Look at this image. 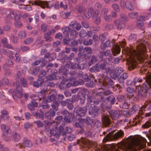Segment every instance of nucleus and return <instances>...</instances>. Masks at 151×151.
<instances>
[{
  "label": "nucleus",
  "mask_w": 151,
  "mask_h": 151,
  "mask_svg": "<svg viewBox=\"0 0 151 151\" xmlns=\"http://www.w3.org/2000/svg\"><path fill=\"white\" fill-rule=\"evenodd\" d=\"M20 83L24 87H27L28 86L27 82L26 79L24 78H22L20 79Z\"/></svg>",
  "instance_id": "nucleus-41"
},
{
  "label": "nucleus",
  "mask_w": 151,
  "mask_h": 151,
  "mask_svg": "<svg viewBox=\"0 0 151 151\" xmlns=\"http://www.w3.org/2000/svg\"><path fill=\"white\" fill-rule=\"evenodd\" d=\"M119 3L122 8L124 9L126 7L128 10L132 11L134 10V8L131 3L128 1L125 2L124 0H120Z\"/></svg>",
  "instance_id": "nucleus-11"
},
{
  "label": "nucleus",
  "mask_w": 151,
  "mask_h": 151,
  "mask_svg": "<svg viewBox=\"0 0 151 151\" xmlns=\"http://www.w3.org/2000/svg\"><path fill=\"white\" fill-rule=\"evenodd\" d=\"M103 17L105 20L107 22H110L111 21L112 19V17L110 13Z\"/></svg>",
  "instance_id": "nucleus-45"
},
{
  "label": "nucleus",
  "mask_w": 151,
  "mask_h": 151,
  "mask_svg": "<svg viewBox=\"0 0 151 151\" xmlns=\"http://www.w3.org/2000/svg\"><path fill=\"white\" fill-rule=\"evenodd\" d=\"M1 115L0 117L4 121L9 120L10 116L9 115V112L5 110H2L1 111Z\"/></svg>",
  "instance_id": "nucleus-16"
},
{
  "label": "nucleus",
  "mask_w": 151,
  "mask_h": 151,
  "mask_svg": "<svg viewBox=\"0 0 151 151\" xmlns=\"http://www.w3.org/2000/svg\"><path fill=\"white\" fill-rule=\"evenodd\" d=\"M145 17L144 16H140L139 17V19L137 21V25L138 27H141L143 26L142 21L145 20Z\"/></svg>",
  "instance_id": "nucleus-24"
},
{
  "label": "nucleus",
  "mask_w": 151,
  "mask_h": 151,
  "mask_svg": "<svg viewBox=\"0 0 151 151\" xmlns=\"http://www.w3.org/2000/svg\"><path fill=\"white\" fill-rule=\"evenodd\" d=\"M104 94L102 92H99L98 93L97 96L100 97V99L102 101H103L104 99Z\"/></svg>",
  "instance_id": "nucleus-61"
},
{
  "label": "nucleus",
  "mask_w": 151,
  "mask_h": 151,
  "mask_svg": "<svg viewBox=\"0 0 151 151\" xmlns=\"http://www.w3.org/2000/svg\"><path fill=\"white\" fill-rule=\"evenodd\" d=\"M1 128L3 130L4 132L8 133L9 128L8 126H6L5 124H2L1 125Z\"/></svg>",
  "instance_id": "nucleus-46"
},
{
  "label": "nucleus",
  "mask_w": 151,
  "mask_h": 151,
  "mask_svg": "<svg viewBox=\"0 0 151 151\" xmlns=\"http://www.w3.org/2000/svg\"><path fill=\"white\" fill-rule=\"evenodd\" d=\"M111 42L109 40H106L105 42L102 43L101 45V48L103 50H105L106 48L110 46Z\"/></svg>",
  "instance_id": "nucleus-25"
},
{
  "label": "nucleus",
  "mask_w": 151,
  "mask_h": 151,
  "mask_svg": "<svg viewBox=\"0 0 151 151\" xmlns=\"http://www.w3.org/2000/svg\"><path fill=\"white\" fill-rule=\"evenodd\" d=\"M107 34L106 33L100 34L99 36V39L102 42L104 41L106 39Z\"/></svg>",
  "instance_id": "nucleus-35"
},
{
  "label": "nucleus",
  "mask_w": 151,
  "mask_h": 151,
  "mask_svg": "<svg viewBox=\"0 0 151 151\" xmlns=\"http://www.w3.org/2000/svg\"><path fill=\"white\" fill-rule=\"evenodd\" d=\"M121 21L124 23L126 22L128 18L124 14H121L120 15Z\"/></svg>",
  "instance_id": "nucleus-42"
},
{
  "label": "nucleus",
  "mask_w": 151,
  "mask_h": 151,
  "mask_svg": "<svg viewBox=\"0 0 151 151\" xmlns=\"http://www.w3.org/2000/svg\"><path fill=\"white\" fill-rule=\"evenodd\" d=\"M100 69V65H99L98 63H97L95 66H93L91 68L90 70L92 72H94L95 71H99Z\"/></svg>",
  "instance_id": "nucleus-28"
},
{
  "label": "nucleus",
  "mask_w": 151,
  "mask_h": 151,
  "mask_svg": "<svg viewBox=\"0 0 151 151\" xmlns=\"http://www.w3.org/2000/svg\"><path fill=\"white\" fill-rule=\"evenodd\" d=\"M99 109L96 107H90L88 110V114L93 117L98 116L99 115Z\"/></svg>",
  "instance_id": "nucleus-14"
},
{
  "label": "nucleus",
  "mask_w": 151,
  "mask_h": 151,
  "mask_svg": "<svg viewBox=\"0 0 151 151\" xmlns=\"http://www.w3.org/2000/svg\"><path fill=\"white\" fill-rule=\"evenodd\" d=\"M48 99L50 101H53L54 102V100L55 99V96L54 94H52L50 96H48Z\"/></svg>",
  "instance_id": "nucleus-59"
},
{
  "label": "nucleus",
  "mask_w": 151,
  "mask_h": 151,
  "mask_svg": "<svg viewBox=\"0 0 151 151\" xmlns=\"http://www.w3.org/2000/svg\"><path fill=\"white\" fill-rule=\"evenodd\" d=\"M101 120L102 127H107L111 125V121L109 116L106 114L102 115Z\"/></svg>",
  "instance_id": "nucleus-9"
},
{
  "label": "nucleus",
  "mask_w": 151,
  "mask_h": 151,
  "mask_svg": "<svg viewBox=\"0 0 151 151\" xmlns=\"http://www.w3.org/2000/svg\"><path fill=\"white\" fill-rule=\"evenodd\" d=\"M83 91L87 96V101L89 103H92L93 102V99L91 93L90 92L85 88L83 89Z\"/></svg>",
  "instance_id": "nucleus-20"
},
{
  "label": "nucleus",
  "mask_w": 151,
  "mask_h": 151,
  "mask_svg": "<svg viewBox=\"0 0 151 151\" xmlns=\"http://www.w3.org/2000/svg\"><path fill=\"white\" fill-rule=\"evenodd\" d=\"M137 109L136 105H134L129 110V114L130 115L133 114Z\"/></svg>",
  "instance_id": "nucleus-43"
},
{
  "label": "nucleus",
  "mask_w": 151,
  "mask_h": 151,
  "mask_svg": "<svg viewBox=\"0 0 151 151\" xmlns=\"http://www.w3.org/2000/svg\"><path fill=\"white\" fill-rule=\"evenodd\" d=\"M34 4L35 5L39 6L42 8L44 9L45 6L47 8H50L49 6L48 3L46 1H42L40 0H36L34 2Z\"/></svg>",
  "instance_id": "nucleus-12"
},
{
  "label": "nucleus",
  "mask_w": 151,
  "mask_h": 151,
  "mask_svg": "<svg viewBox=\"0 0 151 151\" xmlns=\"http://www.w3.org/2000/svg\"><path fill=\"white\" fill-rule=\"evenodd\" d=\"M84 51L88 53L91 54L92 52L91 49L90 47H86L84 48Z\"/></svg>",
  "instance_id": "nucleus-56"
},
{
  "label": "nucleus",
  "mask_w": 151,
  "mask_h": 151,
  "mask_svg": "<svg viewBox=\"0 0 151 151\" xmlns=\"http://www.w3.org/2000/svg\"><path fill=\"white\" fill-rule=\"evenodd\" d=\"M109 114L112 120H116L119 116L120 113L115 110H110L108 111Z\"/></svg>",
  "instance_id": "nucleus-18"
},
{
  "label": "nucleus",
  "mask_w": 151,
  "mask_h": 151,
  "mask_svg": "<svg viewBox=\"0 0 151 151\" xmlns=\"http://www.w3.org/2000/svg\"><path fill=\"white\" fill-rule=\"evenodd\" d=\"M24 146L28 147H30L32 146V144L30 141L27 140L26 139H24L23 142Z\"/></svg>",
  "instance_id": "nucleus-31"
},
{
  "label": "nucleus",
  "mask_w": 151,
  "mask_h": 151,
  "mask_svg": "<svg viewBox=\"0 0 151 151\" xmlns=\"http://www.w3.org/2000/svg\"><path fill=\"white\" fill-rule=\"evenodd\" d=\"M128 77L127 74L124 73H123L120 77L119 80V82L121 83H123L125 80L127 79Z\"/></svg>",
  "instance_id": "nucleus-26"
},
{
  "label": "nucleus",
  "mask_w": 151,
  "mask_h": 151,
  "mask_svg": "<svg viewBox=\"0 0 151 151\" xmlns=\"http://www.w3.org/2000/svg\"><path fill=\"white\" fill-rule=\"evenodd\" d=\"M81 24L80 23H77L74 28H75L77 30H79L81 29Z\"/></svg>",
  "instance_id": "nucleus-64"
},
{
  "label": "nucleus",
  "mask_w": 151,
  "mask_h": 151,
  "mask_svg": "<svg viewBox=\"0 0 151 151\" xmlns=\"http://www.w3.org/2000/svg\"><path fill=\"white\" fill-rule=\"evenodd\" d=\"M44 38L45 41L50 42L52 40V39L50 36V33L47 32L44 35Z\"/></svg>",
  "instance_id": "nucleus-36"
},
{
  "label": "nucleus",
  "mask_w": 151,
  "mask_h": 151,
  "mask_svg": "<svg viewBox=\"0 0 151 151\" xmlns=\"http://www.w3.org/2000/svg\"><path fill=\"white\" fill-rule=\"evenodd\" d=\"M69 75L70 76V77L69 78V81H71L73 80L76 79L77 75L76 72L75 71H70L69 73Z\"/></svg>",
  "instance_id": "nucleus-29"
},
{
  "label": "nucleus",
  "mask_w": 151,
  "mask_h": 151,
  "mask_svg": "<svg viewBox=\"0 0 151 151\" xmlns=\"http://www.w3.org/2000/svg\"><path fill=\"white\" fill-rule=\"evenodd\" d=\"M138 52L132 48L127 50V54L129 58L127 60L128 68L129 70L134 69L136 67L137 63L136 59L142 60L145 53V46L144 43L140 44L137 47Z\"/></svg>",
  "instance_id": "nucleus-1"
},
{
  "label": "nucleus",
  "mask_w": 151,
  "mask_h": 151,
  "mask_svg": "<svg viewBox=\"0 0 151 151\" xmlns=\"http://www.w3.org/2000/svg\"><path fill=\"white\" fill-rule=\"evenodd\" d=\"M75 54L74 53L72 52L70 55L68 57H63L62 58V60L69 59L70 60H72L73 58L75 57Z\"/></svg>",
  "instance_id": "nucleus-47"
},
{
  "label": "nucleus",
  "mask_w": 151,
  "mask_h": 151,
  "mask_svg": "<svg viewBox=\"0 0 151 151\" xmlns=\"http://www.w3.org/2000/svg\"><path fill=\"white\" fill-rule=\"evenodd\" d=\"M78 12L79 13H82L86 12L85 9L82 6H78L77 8Z\"/></svg>",
  "instance_id": "nucleus-40"
},
{
  "label": "nucleus",
  "mask_w": 151,
  "mask_h": 151,
  "mask_svg": "<svg viewBox=\"0 0 151 151\" xmlns=\"http://www.w3.org/2000/svg\"><path fill=\"white\" fill-rule=\"evenodd\" d=\"M151 126V122L150 121H147L145 123L142 125V127L143 128H147Z\"/></svg>",
  "instance_id": "nucleus-50"
},
{
  "label": "nucleus",
  "mask_w": 151,
  "mask_h": 151,
  "mask_svg": "<svg viewBox=\"0 0 151 151\" xmlns=\"http://www.w3.org/2000/svg\"><path fill=\"white\" fill-rule=\"evenodd\" d=\"M100 108L102 111L104 112L106 110H109L110 109V107L108 106H106L104 103H102L100 106Z\"/></svg>",
  "instance_id": "nucleus-44"
},
{
  "label": "nucleus",
  "mask_w": 151,
  "mask_h": 151,
  "mask_svg": "<svg viewBox=\"0 0 151 151\" xmlns=\"http://www.w3.org/2000/svg\"><path fill=\"white\" fill-rule=\"evenodd\" d=\"M14 138L15 141H18L20 139V136L18 134L15 133L14 135Z\"/></svg>",
  "instance_id": "nucleus-62"
},
{
  "label": "nucleus",
  "mask_w": 151,
  "mask_h": 151,
  "mask_svg": "<svg viewBox=\"0 0 151 151\" xmlns=\"http://www.w3.org/2000/svg\"><path fill=\"white\" fill-rule=\"evenodd\" d=\"M65 125L63 124H61L59 127L57 126H55L51 128L50 129V133L51 135L59 137L60 136L61 133L63 136H65L66 134L65 131H64V127Z\"/></svg>",
  "instance_id": "nucleus-3"
},
{
  "label": "nucleus",
  "mask_w": 151,
  "mask_h": 151,
  "mask_svg": "<svg viewBox=\"0 0 151 151\" xmlns=\"http://www.w3.org/2000/svg\"><path fill=\"white\" fill-rule=\"evenodd\" d=\"M79 35L81 37H85L86 36V32L85 30L82 29L80 31Z\"/></svg>",
  "instance_id": "nucleus-51"
},
{
  "label": "nucleus",
  "mask_w": 151,
  "mask_h": 151,
  "mask_svg": "<svg viewBox=\"0 0 151 151\" xmlns=\"http://www.w3.org/2000/svg\"><path fill=\"white\" fill-rule=\"evenodd\" d=\"M1 42L3 44L4 47L10 49H13L12 46L10 45H9L7 42L6 38H4L1 40Z\"/></svg>",
  "instance_id": "nucleus-27"
},
{
  "label": "nucleus",
  "mask_w": 151,
  "mask_h": 151,
  "mask_svg": "<svg viewBox=\"0 0 151 151\" xmlns=\"http://www.w3.org/2000/svg\"><path fill=\"white\" fill-rule=\"evenodd\" d=\"M11 38L13 42L14 43H17L18 42V39L17 37L15 36V35L12 34L11 36Z\"/></svg>",
  "instance_id": "nucleus-55"
},
{
  "label": "nucleus",
  "mask_w": 151,
  "mask_h": 151,
  "mask_svg": "<svg viewBox=\"0 0 151 151\" xmlns=\"http://www.w3.org/2000/svg\"><path fill=\"white\" fill-rule=\"evenodd\" d=\"M64 123L66 124H70L72 122H75L74 115L72 113L69 114L68 116H64Z\"/></svg>",
  "instance_id": "nucleus-13"
},
{
  "label": "nucleus",
  "mask_w": 151,
  "mask_h": 151,
  "mask_svg": "<svg viewBox=\"0 0 151 151\" xmlns=\"http://www.w3.org/2000/svg\"><path fill=\"white\" fill-rule=\"evenodd\" d=\"M124 71L123 69L120 67H117L115 69V74L113 75V78H114L117 76H119Z\"/></svg>",
  "instance_id": "nucleus-23"
},
{
  "label": "nucleus",
  "mask_w": 151,
  "mask_h": 151,
  "mask_svg": "<svg viewBox=\"0 0 151 151\" xmlns=\"http://www.w3.org/2000/svg\"><path fill=\"white\" fill-rule=\"evenodd\" d=\"M18 37L21 39L25 38L27 36V33L24 30L20 32L18 34Z\"/></svg>",
  "instance_id": "nucleus-33"
},
{
  "label": "nucleus",
  "mask_w": 151,
  "mask_h": 151,
  "mask_svg": "<svg viewBox=\"0 0 151 151\" xmlns=\"http://www.w3.org/2000/svg\"><path fill=\"white\" fill-rule=\"evenodd\" d=\"M62 30L64 35H68L72 39L75 37L78 34V32L76 30L72 29L69 27H63Z\"/></svg>",
  "instance_id": "nucleus-6"
},
{
  "label": "nucleus",
  "mask_w": 151,
  "mask_h": 151,
  "mask_svg": "<svg viewBox=\"0 0 151 151\" xmlns=\"http://www.w3.org/2000/svg\"><path fill=\"white\" fill-rule=\"evenodd\" d=\"M109 13L108 9L106 8H103L101 12V14L103 17L105 16V15H106Z\"/></svg>",
  "instance_id": "nucleus-39"
},
{
  "label": "nucleus",
  "mask_w": 151,
  "mask_h": 151,
  "mask_svg": "<svg viewBox=\"0 0 151 151\" xmlns=\"http://www.w3.org/2000/svg\"><path fill=\"white\" fill-rule=\"evenodd\" d=\"M33 41V39L32 38L29 37L26 39L24 41V43L25 44L27 45L31 43Z\"/></svg>",
  "instance_id": "nucleus-49"
},
{
  "label": "nucleus",
  "mask_w": 151,
  "mask_h": 151,
  "mask_svg": "<svg viewBox=\"0 0 151 151\" xmlns=\"http://www.w3.org/2000/svg\"><path fill=\"white\" fill-rule=\"evenodd\" d=\"M124 98V96L122 95H119L117 98V100L119 102H122Z\"/></svg>",
  "instance_id": "nucleus-63"
},
{
  "label": "nucleus",
  "mask_w": 151,
  "mask_h": 151,
  "mask_svg": "<svg viewBox=\"0 0 151 151\" xmlns=\"http://www.w3.org/2000/svg\"><path fill=\"white\" fill-rule=\"evenodd\" d=\"M112 6L114 9L115 11L118 12L119 11V7L118 4H112Z\"/></svg>",
  "instance_id": "nucleus-57"
},
{
  "label": "nucleus",
  "mask_w": 151,
  "mask_h": 151,
  "mask_svg": "<svg viewBox=\"0 0 151 151\" xmlns=\"http://www.w3.org/2000/svg\"><path fill=\"white\" fill-rule=\"evenodd\" d=\"M99 54L102 59H103L104 56L106 57H109L108 58H104V62L110 61L113 59L111 51L109 50H107L105 51H100Z\"/></svg>",
  "instance_id": "nucleus-8"
},
{
  "label": "nucleus",
  "mask_w": 151,
  "mask_h": 151,
  "mask_svg": "<svg viewBox=\"0 0 151 151\" xmlns=\"http://www.w3.org/2000/svg\"><path fill=\"white\" fill-rule=\"evenodd\" d=\"M15 59L16 62H19L21 60V56L20 54L16 53L15 55Z\"/></svg>",
  "instance_id": "nucleus-53"
},
{
  "label": "nucleus",
  "mask_w": 151,
  "mask_h": 151,
  "mask_svg": "<svg viewBox=\"0 0 151 151\" xmlns=\"http://www.w3.org/2000/svg\"><path fill=\"white\" fill-rule=\"evenodd\" d=\"M21 49L22 51L25 52L29 50V47L26 46H23L21 47Z\"/></svg>",
  "instance_id": "nucleus-60"
},
{
  "label": "nucleus",
  "mask_w": 151,
  "mask_h": 151,
  "mask_svg": "<svg viewBox=\"0 0 151 151\" xmlns=\"http://www.w3.org/2000/svg\"><path fill=\"white\" fill-rule=\"evenodd\" d=\"M114 23L116 27V29L120 30L124 27V23L122 22L120 19H117L114 21Z\"/></svg>",
  "instance_id": "nucleus-17"
},
{
  "label": "nucleus",
  "mask_w": 151,
  "mask_h": 151,
  "mask_svg": "<svg viewBox=\"0 0 151 151\" xmlns=\"http://www.w3.org/2000/svg\"><path fill=\"white\" fill-rule=\"evenodd\" d=\"M45 78H47L45 82L50 83V82H51L52 81L55 80L56 78V77L54 75L52 74L46 76Z\"/></svg>",
  "instance_id": "nucleus-30"
},
{
  "label": "nucleus",
  "mask_w": 151,
  "mask_h": 151,
  "mask_svg": "<svg viewBox=\"0 0 151 151\" xmlns=\"http://www.w3.org/2000/svg\"><path fill=\"white\" fill-rule=\"evenodd\" d=\"M121 51V48L119 46L116 45L111 49V51L113 55L116 56V54L120 53Z\"/></svg>",
  "instance_id": "nucleus-21"
},
{
  "label": "nucleus",
  "mask_w": 151,
  "mask_h": 151,
  "mask_svg": "<svg viewBox=\"0 0 151 151\" xmlns=\"http://www.w3.org/2000/svg\"><path fill=\"white\" fill-rule=\"evenodd\" d=\"M87 110V109L86 106H79L76 110V114L80 117H83L85 116Z\"/></svg>",
  "instance_id": "nucleus-10"
},
{
  "label": "nucleus",
  "mask_w": 151,
  "mask_h": 151,
  "mask_svg": "<svg viewBox=\"0 0 151 151\" xmlns=\"http://www.w3.org/2000/svg\"><path fill=\"white\" fill-rule=\"evenodd\" d=\"M81 142L83 144V147H87L89 149L93 144V142L90 140L86 138H83L81 140Z\"/></svg>",
  "instance_id": "nucleus-19"
},
{
  "label": "nucleus",
  "mask_w": 151,
  "mask_h": 151,
  "mask_svg": "<svg viewBox=\"0 0 151 151\" xmlns=\"http://www.w3.org/2000/svg\"><path fill=\"white\" fill-rule=\"evenodd\" d=\"M93 43V41L91 39H89L88 41L84 40L83 42V44L86 45H91Z\"/></svg>",
  "instance_id": "nucleus-52"
},
{
  "label": "nucleus",
  "mask_w": 151,
  "mask_h": 151,
  "mask_svg": "<svg viewBox=\"0 0 151 151\" xmlns=\"http://www.w3.org/2000/svg\"><path fill=\"white\" fill-rule=\"evenodd\" d=\"M14 25L16 27L19 28L22 26V24L20 22H16L14 23Z\"/></svg>",
  "instance_id": "nucleus-58"
},
{
  "label": "nucleus",
  "mask_w": 151,
  "mask_h": 151,
  "mask_svg": "<svg viewBox=\"0 0 151 151\" xmlns=\"http://www.w3.org/2000/svg\"><path fill=\"white\" fill-rule=\"evenodd\" d=\"M54 104L52 105V107L53 109L55 110L56 111L58 110V107L59 105V103L57 102H56L55 103L54 102Z\"/></svg>",
  "instance_id": "nucleus-54"
},
{
  "label": "nucleus",
  "mask_w": 151,
  "mask_h": 151,
  "mask_svg": "<svg viewBox=\"0 0 151 151\" xmlns=\"http://www.w3.org/2000/svg\"><path fill=\"white\" fill-rule=\"evenodd\" d=\"M13 86L16 87V92L13 93L12 96L16 100H18L21 98L22 96V86L19 85V83L18 82H16L14 83Z\"/></svg>",
  "instance_id": "nucleus-5"
},
{
  "label": "nucleus",
  "mask_w": 151,
  "mask_h": 151,
  "mask_svg": "<svg viewBox=\"0 0 151 151\" xmlns=\"http://www.w3.org/2000/svg\"><path fill=\"white\" fill-rule=\"evenodd\" d=\"M97 60V59L96 57L94 55H93L91 57V59L88 61V65L89 66L93 64L96 62Z\"/></svg>",
  "instance_id": "nucleus-32"
},
{
  "label": "nucleus",
  "mask_w": 151,
  "mask_h": 151,
  "mask_svg": "<svg viewBox=\"0 0 151 151\" xmlns=\"http://www.w3.org/2000/svg\"><path fill=\"white\" fill-rule=\"evenodd\" d=\"M142 81L141 78L136 77L133 81L136 89L138 90L137 98L139 99L147 97V93H148L151 94V75L148 76L146 80V83H143L141 86L140 83Z\"/></svg>",
  "instance_id": "nucleus-2"
},
{
  "label": "nucleus",
  "mask_w": 151,
  "mask_h": 151,
  "mask_svg": "<svg viewBox=\"0 0 151 151\" xmlns=\"http://www.w3.org/2000/svg\"><path fill=\"white\" fill-rule=\"evenodd\" d=\"M127 92L129 94H131L129 98H131L133 97L134 94L133 93H134L135 91V90L134 88L129 87L127 88Z\"/></svg>",
  "instance_id": "nucleus-34"
},
{
  "label": "nucleus",
  "mask_w": 151,
  "mask_h": 151,
  "mask_svg": "<svg viewBox=\"0 0 151 151\" xmlns=\"http://www.w3.org/2000/svg\"><path fill=\"white\" fill-rule=\"evenodd\" d=\"M44 81L43 80H40L38 79L36 81H34L33 83V86L35 87L38 88L39 86H42L44 84Z\"/></svg>",
  "instance_id": "nucleus-22"
},
{
  "label": "nucleus",
  "mask_w": 151,
  "mask_h": 151,
  "mask_svg": "<svg viewBox=\"0 0 151 151\" xmlns=\"http://www.w3.org/2000/svg\"><path fill=\"white\" fill-rule=\"evenodd\" d=\"M113 132H111L107 134L104 138L103 141L105 142L109 141H111L113 139H117L122 137L124 134V132L122 130H120L113 134Z\"/></svg>",
  "instance_id": "nucleus-4"
},
{
  "label": "nucleus",
  "mask_w": 151,
  "mask_h": 151,
  "mask_svg": "<svg viewBox=\"0 0 151 151\" xmlns=\"http://www.w3.org/2000/svg\"><path fill=\"white\" fill-rule=\"evenodd\" d=\"M110 61L104 62L103 63L100 64V69L102 70H105L106 73H110L111 76L112 74L113 70L110 67L109 63Z\"/></svg>",
  "instance_id": "nucleus-7"
},
{
  "label": "nucleus",
  "mask_w": 151,
  "mask_h": 151,
  "mask_svg": "<svg viewBox=\"0 0 151 151\" xmlns=\"http://www.w3.org/2000/svg\"><path fill=\"white\" fill-rule=\"evenodd\" d=\"M55 115L54 110L52 109H50L45 114V118L49 120H51Z\"/></svg>",
  "instance_id": "nucleus-15"
},
{
  "label": "nucleus",
  "mask_w": 151,
  "mask_h": 151,
  "mask_svg": "<svg viewBox=\"0 0 151 151\" xmlns=\"http://www.w3.org/2000/svg\"><path fill=\"white\" fill-rule=\"evenodd\" d=\"M137 13L136 12H132L129 14V17L132 19H134L137 17Z\"/></svg>",
  "instance_id": "nucleus-48"
},
{
  "label": "nucleus",
  "mask_w": 151,
  "mask_h": 151,
  "mask_svg": "<svg viewBox=\"0 0 151 151\" xmlns=\"http://www.w3.org/2000/svg\"><path fill=\"white\" fill-rule=\"evenodd\" d=\"M107 100L110 102L111 104H113L115 103V98L114 96L113 95H111L107 97L106 98Z\"/></svg>",
  "instance_id": "nucleus-37"
},
{
  "label": "nucleus",
  "mask_w": 151,
  "mask_h": 151,
  "mask_svg": "<svg viewBox=\"0 0 151 151\" xmlns=\"http://www.w3.org/2000/svg\"><path fill=\"white\" fill-rule=\"evenodd\" d=\"M65 35V38L63 39V42L65 44L67 45L70 41L71 37L67 35Z\"/></svg>",
  "instance_id": "nucleus-38"
}]
</instances>
